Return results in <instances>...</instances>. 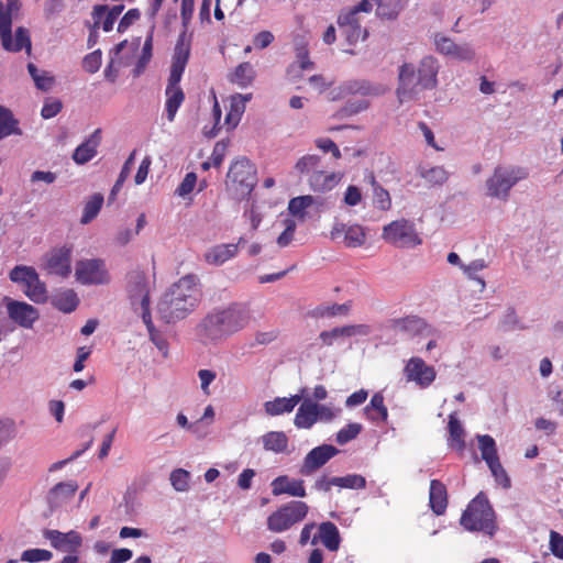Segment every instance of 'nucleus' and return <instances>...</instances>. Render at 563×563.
<instances>
[{"label":"nucleus","instance_id":"39","mask_svg":"<svg viewBox=\"0 0 563 563\" xmlns=\"http://www.w3.org/2000/svg\"><path fill=\"white\" fill-rule=\"evenodd\" d=\"M11 134H21L18 121L9 109L0 107V140Z\"/></svg>","mask_w":563,"mask_h":563},{"label":"nucleus","instance_id":"1","mask_svg":"<svg viewBox=\"0 0 563 563\" xmlns=\"http://www.w3.org/2000/svg\"><path fill=\"white\" fill-rule=\"evenodd\" d=\"M247 308L231 303L227 308L213 309L196 328L197 335L203 344L217 343L244 329L250 322Z\"/></svg>","mask_w":563,"mask_h":563},{"label":"nucleus","instance_id":"50","mask_svg":"<svg viewBox=\"0 0 563 563\" xmlns=\"http://www.w3.org/2000/svg\"><path fill=\"white\" fill-rule=\"evenodd\" d=\"M349 306L346 303H333L330 306H319L314 309L317 317H335L339 314H347Z\"/></svg>","mask_w":563,"mask_h":563},{"label":"nucleus","instance_id":"58","mask_svg":"<svg viewBox=\"0 0 563 563\" xmlns=\"http://www.w3.org/2000/svg\"><path fill=\"white\" fill-rule=\"evenodd\" d=\"M101 58L102 54L100 49L91 52L84 57L82 68L90 74L98 71L101 66Z\"/></svg>","mask_w":563,"mask_h":563},{"label":"nucleus","instance_id":"41","mask_svg":"<svg viewBox=\"0 0 563 563\" xmlns=\"http://www.w3.org/2000/svg\"><path fill=\"white\" fill-rule=\"evenodd\" d=\"M78 303L79 299L73 290L60 292L54 299L55 307L65 313L73 312L77 308Z\"/></svg>","mask_w":563,"mask_h":563},{"label":"nucleus","instance_id":"16","mask_svg":"<svg viewBox=\"0 0 563 563\" xmlns=\"http://www.w3.org/2000/svg\"><path fill=\"white\" fill-rule=\"evenodd\" d=\"M338 449L330 444H323L312 449L303 459L299 468L302 476H310L328 463L336 453Z\"/></svg>","mask_w":563,"mask_h":563},{"label":"nucleus","instance_id":"46","mask_svg":"<svg viewBox=\"0 0 563 563\" xmlns=\"http://www.w3.org/2000/svg\"><path fill=\"white\" fill-rule=\"evenodd\" d=\"M313 198L311 196H299L292 198L288 203L289 212L300 219L305 218V210L312 206Z\"/></svg>","mask_w":563,"mask_h":563},{"label":"nucleus","instance_id":"26","mask_svg":"<svg viewBox=\"0 0 563 563\" xmlns=\"http://www.w3.org/2000/svg\"><path fill=\"white\" fill-rule=\"evenodd\" d=\"M318 421V404L305 399L295 416L294 424L298 429H310Z\"/></svg>","mask_w":563,"mask_h":563},{"label":"nucleus","instance_id":"8","mask_svg":"<svg viewBox=\"0 0 563 563\" xmlns=\"http://www.w3.org/2000/svg\"><path fill=\"white\" fill-rule=\"evenodd\" d=\"M382 239L397 249H413L422 244V238L416 224L404 218L384 225Z\"/></svg>","mask_w":563,"mask_h":563},{"label":"nucleus","instance_id":"34","mask_svg":"<svg viewBox=\"0 0 563 563\" xmlns=\"http://www.w3.org/2000/svg\"><path fill=\"white\" fill-rule=\"evenodd\" d=\"M263 445L267 451L283 453L287 450L288 438L283 431H269L263 435Z\"/></svg>","mask_w":563,"mask_h":563},{"label":"nucleus","instance_id":"28","mask_svg":"<svg viewBox=\"0 0 563 563\" xmlns=\"http://www.w3.org/2000/svg\"><path fill=\"white\" fill-rule=\"evenodd\" d=\"M320 540L321 543L329 551H336L340 547L341 537L338 527L331 522L325 521L319 526V534L318 538L314 537L311 541L312 544L317 543V540Z\"/></svg>","mask_w":563,"mask_h":563},{"label":"nucleus","instance_id":"38","mask_svg":"<svg viewBox=\"0 0 563 563\" xmlns=\"http://www.w3.org/2000/svg\"><path fill=\"white\" fill-rule=\"evenodd\" d=\"M323 167L321 157L316 154H307L300 157L296 165L295 169L300 175H311L318 170H320Z\"/></svg>","mask_w":563,"mask_h":563},{"label":"nucleus","instance_id":"54","mask_svg":"<svg viewBox=\"0 0 563 563\" xmlns=\"http://www.w3.org/2000/svg\"><path fill=\"white\" fill-rule=\"evenodd\" d=\"M53 556L52 552L44 549H29L25 550L22 555L21 560L25 562H41V561H48Z\"/></svg>","mask_w":563,"mask_h":563},{"label":"nucleus","instance_id":"37","mask_svg":"<svg viewBox=\"0 0 563 563\" xmlns=\"http://www.w3.org/2000/svg\"><path fill=\"white\" fill-rule=\"evenodd\" d=\"M478 448L481 451L482 459L486 462L487 465L494 463L499 460L497 454L496 442L493 437L488 434H483L477 437Z\"/></svg>","mask_w":563,"mask_h":563},{"label":"nucleus","instance_id":"27","mask_svg":"<svg viewBox=\"0 0 563 563\" xmlns=\"http://www.w3.org/2000/svg\"><path fill=\"white\" fill-rule=\"evenodd\" d=\"M429 504L432 511L440 516L443 515L448 507V492L445 485L438 481L432 479L430 483Z\"/></svg>","mask_w":563,"mask_h":563},{"label":"nucleus","instance_id":"25","mask_svg":"<svg viewBox=\"0 0 563 563\" xmlns=\"http://www.w3.org/2000/svg\"><path fill=\"white\" fill-rule=\"evenodd\" d=\"M342 178V174L327 172L322 167L320 170L308 177L309 186L313 191L324 192L334 188Z\"/></svg>","mask_w":563,"mask_h":563},{"label":"nucleus","instance_id":"35","mask_svg":"<svg viewBox=\"0 0 563 563\" xmlns=\"http://www.w3.org/2000/svg\"><path fill=\"white\" fill-rule=\"evenodd\" d=\"M245 111V106L243 104L242 95L236 93L231 97L230 110L225 115V124L228 130H233L238 126L241 121L242 114Z\"/></svg>","mask_w":563,"mask_h":563},{"label":"nucleus","instance_id":"14","mask_svg":"<svg viewBox=\"0 0 563 563\" xmlns=\"http://www.w3.org/2000/svg\"><path fill=\"white\" fill-rule=\"evenodd\" d=\"M330 236L333 241H341L346 247L351 249L360 247L366 241V233L362 225H347L342 222H338L333 225Z\"/></svg>","mask_w":563,"mask_h":563},{"label":"nucleus","instance_id":"21","mask_svg":"<svg viewBox=\"0 0 563 563\" xmlns=\"http://www.w3.org/2000/svg\"><path fill=\"white\" fill-rule=\"evenodd\" d=\"M371 329L367 324H354L333 328L330 331H322L319 339L322 345L331 346L339 338H350L354 335H368Z\"/></svg>","mask_w":563,"mask_h":563},{"label":"nucleus","instance_id":"20","mask_svg":"<svg viewBox=\"0 0 563 563\" xmlns=\"http://www.w3.org/2000/svg\"><path fill=\"white\" fill-rule=\"evenodd\" d=\"M245 242L246 240L244 238H240L235 244L214 245L205 253V260L208 264L220 266L233 258L238 254L239 246L244 245Z\"/></svg>","mask_w":563,"mask_h":563},{"label":"nucleus","instance_id":"6","mask_svg":"<svg viewBox=\"0 0 563 563\" xmlns=\"http://www.w3.org/2000/svg\"><path fill=\"white\" fill-rule=\"evenodd\" d=\"M21 3L19 0H7L4 4L0 1V41L1 46L7 52H20L25 48L31 54V38L26 29L20 26L12 38V13L19 11Z\"/></svg>","mask_w":563,"mask_h":563},{"label":"nucleus","instance_id":"62","mask_svg":"<svg viewBox=\"0 0 563 563\" xmlns=\"http://www.w3.org/2000/svg\"><path fill=\"white\" fill-rule=\"evenodd\" d=\"M550 550L554 556L563 560V536L554 530L550 532Z\"/></svg>","mask_w":563,"mask_h":563},{"label":"nucleus","instance_id":"51","mask_svg":"<svg viewBox=\"0 0 563 563\" xmlns=\"http://www.w3.org/2000/svg\"><path fill=\"white\" fill-rule=\"evenodd\" d=\"M495 477V481L503 487V488H509L511 486V481L506 472V470L503 467L499 460L495 461L494 463L487 465Z\"/></svg>","mask_w":563,"mask_h":563},{"label":"nucleus","instance_id":"56","mask_svg":"<svg viewBox=\"0 0 563 563\" xmlns=\"http://www.w3.org/2000/svg\"><path fill=\"white\" fill-rule=\"evenodd\" d=\"M434 45L437 51L440 54L451 56L452 53L456 48V43L454 41L445 35L442 34H435L434 36Z\"/></svg>","mask_w":563,"mask_h":563},{"label":"nucleus","instance_id":"44","mask_svg":"<svg viewBox=\"0 0 563 563\" xmlns=\"http://www.w3.org/2000/svg\"><path fill=\"white\" fill-rule=\"evenodd\" d=\"M373 195H374V203L375 206L383 211H387L391 207V199L389 192L383 188L373 177Z\"/></svg>","mask_w":563,"mask_h":563},{"label":"nucleus","instance_id":"7","mask_svg":"<svg viewBox=\"0 0 563 563\" xmlns=\"http://www.w3.org/2000/svg\"><path fill=\"white\" fill-rule=\"evenodd\" d=\"M309 506L301 500H291L273 511L267 517V529L274 533H282L305 520Z\"/></svg>","mask_w":563,"mask_h":563},{"label":"nucleus","instance_id":"13","mask_svg":"<svg viewBox=\"0 0 563 563\" xmlns=\"http://www.w3.org/2000/svg\"><path fill=\"white\" fill-rule=\"evenodd\" d=\"M3 300L7 306L8 316L13 322L24 329L33 328L40 318L38 310L35 307L10 297H4Z\"/></svg>","mask_w":563,"mask_h":563},{"label":"nucleus","instance_id":"57","mask_svg":"<svg viewBox=\"0 0 563 563\" xmlns=\"http://www.w3.org/2000/svg\"><path fill=\"white\" fill-rule=\"evenodd\" d=\"M197 185V175L194 172L187 173L176 189V195L185 198L191 194Z\"/></svg>","mask_w":563,"mask_h":563},{"label":"nucleus","instance_id":"33","mask_svg":"<svg viewBox=\"0 0 563 563\" xmlns=\"http://www.w3.org/2000/svg\"><path fill=\"white\" fill-rule=\"evenodd\" d=\"M448 428L450 434L449 446L456 450L457 452H463L465 449L464 429L454 415L449 416Z\"/></svg>","mask_w":563,"mask_h":563},{"label":"nucleus","instance_id":"24","mask_svg":"<svg viewBox=\"0 0 563 563\" xmlns=\"http://www.w3.org/2000/svg\"><path fill=\"white\" fill-rule=\"evenodd\" d=\"M70 256V250L67 247L53 252L46 263L48 272L60 277H67L71 272Z\"/></svg>","mask_w":563,"mask_h":563},{"label":"nucleus","instance_id":"60","mask_svg":"<svg viewBox=\"0 0 563 563\" xmlns=\"http://www.w3.org/2000/svg\"><path fill=\"white\" fill-rule=\"evenodd\" d=\"M63 108L62 101L58 99H47L41 110V115L44 119H52L56 117Z\"/></svg>","mask_w":563,"mask_h":563},{"label":"nucleus","instance_id":"4","mask_svg":"<svg viewBox=\"0 0 563 563\" xmlns=\"http://www.w3.org/2000/svg\"><path fill=\"white\" fill-rule=\"evenodd\" d=\"M439 64L433 56L420 60L417 81L415 67L405 63L399 68L397 96L400 102L416 98L419 89H433L438 84Z\"/></svg>","mask_w":563,"mask_h":563},{"label":"nucleus","instance_id":"61","mask_svg":"<svg viewBox=\"0 0 563 563\" xmlns=\"http://www.w3.org/2000/svg\"><path fill=\"white\" fill-rule=\"evenodd\" d=\"M451 57L462 62H471L475 57V51L470 44H456V48Z\"/></svg>","mask_w":563,"mask_h":563},{"label":"nucleus","instance_id":"48","mask_svg":"<svg viewBox=\"0 0 563 563\" xmlns=\"http://www.w3.org/2000/svg\"><path fill=\"white\" fill-rule=\"evenodd\" d=\"M189 477H190L189 472H187L184 468H177L170 473L169 479H170L172 486L177 492H186L189 488Z\"/></svg>","mask_w":563,"mask_h":563},{"label":"nucleus","instance_id":"17","mask_svg":"<svg viewBox=\"0 0 563 563\" xmlns=\"http://www.w3.org/2000/svg\"><path fill=\"white\" fill-rule=\"evenodd\" d=\"M341 35L349 45H355L360 41H365L368 31L361 26L358 18H353V13L342 11L336 20Z\"/></svg>","mask_w":563,"mask_h":563},{"label":"nucleus","instance_id":"47","mask_svg":"<svg viewBox=\"0 0 563 563\" xmlns=\"http://www.w3.org/2000/svg\"><path fill=\"white\" fill-rule=\"evenodd\" d=\"M335 486L340 488L362 489L366 486V479L362 475L349 474L342 477H335Z\"/></svg>","mask_w":563,"mask_h":563},{"label":"nucleus","instance_id":"40","mask_svg":"<svg viewBox=\"0 0 563 563\" xmlns=\"http://www.w3.org/2000/svg\"><path fill=\"white\" fill-rule=\"evenodd\" d=\"M103 196L101 194L92 195L87 202L85 203L82 216L80 218V223L88 224L90 223L100 212L101 207L103 205Z\"/></svg>","mask_w":563,"mask_h":563},{"label":"nucleus","instance_id":"63","mask_svg":"<svg viewBox=\"0 0 563 563\" xmlns=\"http://www.w3.org/2000/svg\"><path fill=\"white\" fill-rule=\"evenodd\" d=\"M295 230H296V222L294 220H287L285 230L277 238V244L280 247L287 246L294 239Z\"/></svg>","mask_w":563,"mask_h":563},{"label":"nucleus","instance_id":"42","mask_svg":"<svg viewBox=\"0 0 563 563\" xmlns=\"http://www.w3.org/2000/svg\"><path fill=\"white\" fill-rule=\"evenodd\" d=\"M135 154H136V151L135 150L132 151V153L129 155V157L124 162V164L122 166V169H121V172L119 174V177H118L115 184L113 185V187L111 189V192H110V196H109V200L110 201L115 199L117 194L121 190L122 185L124 184V181L129 177V175L131 173V168H132V166L134 164Z\"/></svg>","mask_w":563,"mask_h":563},{"label":"nucleus","instance_id":"9","mask_svg":"<svg viewBox=\"0 0 563 563\" xmlns=\"http://www.w3.org/2000/svg\"><path fill=\"white\" fill-rule=\"evenodd\" d=\"M527 176L528 173L521 167L497 166L494 174L486 181L487 195L507 200L510 189Z\"/></svg>","mask_w":563,"mask_h":563},{"label":"nucleus","instance_id":"59","mask_svg":"<svg viewBox=\"0 0 563 563\" xmlns=\"http://www.w3.org/2000/svg\"><path fill=\"white\" fill-rule=\"evenodd\" d=\"M316 146L324 153L330 152L335 159L341 158V151L329 137H321L314 141Z\"/></svg>","mask_w":563,"mask_h":563},{"label":"nucleus","instance_id":"53","mask_svg":"<svg viewBox=\"0 0 563 563\" xmlns=\"http://www.w3.org/2000/svg\"><path fill=\"white\" fill-rule=\"evenodd\" d=\"M377 8H376V15L383 20H396L399 10L396 8V5H393L390 3H385L382 0H373Z\"/></svg>","mask_w":563,"mask_h":563},{"label":"nucleus","instance_id":"29","mask_svg":"<svg viewBox=\"0 0 563 563\" xmlns=\"http://www.w3.org/2000/svg\"><path fill=\"white\" fill-rule=\"evenodd\" d=\"M301 401L300 395H292L290 397H276L273 400L264 404V410L268 416H279L283 413L291 412L295 407Z\"/></svg>","mask_w":563,"mask_h":563},{"label":"nucleus","instance_id":"11","mask_svg":"<svg viewBox=\"0 0 563 563\" xmlns=\"http://www.w3.org/2000/svg\"><path fill=\"white\" fill-rule=\"evenodd\" d=\"M9 277L13 283L24 287L25 296L35 303H43L47 300L45 284L41 282L35 268L18 265L11 269Z\"/></svg>","mask_w":563,"mask_h":563},{"label":"nucleus","instance_id":"5","mask_svg":"<svg viewBox=\"0 0 563 563\" xmlns=\"http://www.w3.org/2000/svg\"><path fill=\"white\" fill-rule=\"evenodd\" d=\"M460 525L467 531L494 537L498 530L496 512L485 493L479 492L463 511Z\"/></svg>","mask_w":563,"mask_h":563},{"label":"nucleus","instance_id":"31","mask_svg":"<svg viewBox=\"0 0 563 563\" xmlns=\"http://www.w3.org/2000/svg\"><path fill=\"white\" fill-rule=\"evenodd\" d=\"M255 70L251 63L244 62L238 65L229 75V80L241 88H246L255 79Z\"/></svg>","mask_w":563,"mask_h":563},{"label":"nucleus","instance_id":"43","mask_svg":"<svg viewBox=\"0 0 563 563\" xmlns=\"http://www.w3.org/2000/svg\"><path fill=\"white\" fill-rule=\"evenodd\" d=\"M421 177L430 186H441L448 180L449 174L444 169V167L434 166V167H431L429 169L421 172Z\"/></svg>","mask_w":563,"mask_h":563},{"label":"nucleus","instance_id":"22","mask_svg":"<svg viewBox=\"0 0 563 563\" xmlns=\"http://www.w3.org/2000/svg\"><path fill=\"white\" fill-rule=\"evenodd\" d=\"M272 493L274 496L289 495L292 497H306V488L302 479H290L287 475L276 477L272 484Z\"/></svg>","mask_w":563,"mask_h":563},{"label":"nucleus","instance_id":"10","mask_svg":"<svg viewBox=\"0 0 563 563\" xmlns=\"http://www.w3.org/2000/svg\"><path fill=\"white\" fill-rule=\"evenodd\" d=\"M256 184V169L246 157L234 161L227 175V185L236 196H247Z\"/></svg>","mask_w":563,"mask_h":563},{"label":"nucleus","instance_id":"64","mask_svg":"<svg viewBox=\"0 0 563 563\" xmlns=\"http://www.w3.org/2000/svg\"><path fill=\"white\" fill-rule=\"evenodd\" d=\"M140 16L141 13L137 9H130L120 20L118 25V32H125L132 23L140 19Z\"/></svg>","mask_w":563,"mask_h":563},{"label":"nucleus","instance_id":"30","mask_svg":"<svg viewBox=\"0 0 563 563\" xmlns=\"http://www.w3.org/2000/svg\"><path fill=\"white\" fill-rule=\"evenodd\" d=\"M364 415L372 422H386L388 419V410L384 404V396L380 393H375L369 404L364 408Z\"/></svg>","mask_w":563,"mask_h":563},{"label":"nucleus","instance_id":"18","mask_svg":"<svg viewBox=\"0 0 563 563\" xmlns=\"http://www.w3.org/2000/svg\"><path fill=\"white\" fill-rule=\"evenodd\" d=\"M43 536L58 551L76 552L82 543L81 536L74 530L64 533L58 530L46 529Z\"/></svg>","mask_w":563,"mask_h":563},{"label":"nucleus","instance_id":"2","mask_svg":"<svg viewBox=\"0 0 563 563\" xmlns=\"http://www.w3.org/2000/svg\"><path fill=\"white\" fill-rule=\"evenodd\" d=\"M199 295L197 277L195 275L181 277L158 301L157 312L161 319L166 323L185 319L198 306Z\"/></svg>","mask_w":563,"mask_h":563},{"label":"nucleus","instance_id":"19","mask_svg":"<svg viewBox=\"0 0 563 563\" xmlns=\"http://www.w3.org/2000/svg\"><path fill=\"white\" fill-rule=\"evenodd\" d=\"M391 328L410 336L433 335L435 333L434 329H432L422 318L417 316H407L405 318L394 319L391 321Z\"/></svg>","mask_w":563,"mask_h":563},{"label":"nucleus","instance_id":"49","mask_svg":"<svg viewBox=\"0 0 563 563\" xmlns=\"http://www.w3.org/2000/svg\"><path fill=\"white\" fill-rule=\"evenodd\" d=\"M361 431H362V426L360 423H356V422L349 423L344 428L339 430V432L336 433V442L340 445H343V444L352 441L353 439H355L360 434Z\"/></svg>","mask_w":563,"mask_h":563},{"label":"nucleus","instance_id":"23","mask_svg":"<svg viewBox=\"0 0 563 563\" xmlns=\"http://www.w3.org/2000/svg\"><path fill=\"white\" fill-rule=\"evenodd\" d=\"M101 129H96L90 136L76 147L73 159L79 164H86L97 155V148L101 143Z\"/></svg>","mask_w":563,"mask_h":563},{"label":"nucleus","instance_id":"15","mask_svg":"<svg viewBox=\"0 0 563 563\" xmlns=\"http://www.w3.org/2000/svg\"><path fill=\"white\" fill-rule=\"evenodd\" d=\"M404 375L408 382H415L418 386L426 388L435 379V371L421 357H411L404 368Z\"/></svg>","mask_w":563,"mask_h":563},{"label":"nucleus","instance_id":"36","mask_svg":"<svg viewBox=\"0 0 563 563\" xmlns=\"http://www.w3.org/2000/svg\"><path fill=\"white\" fill-rule=\"evenodd\" d=\"M78 489L76 482L58 483L49 490V500L54 504L71 498Z\"/></svg>","mask_w":563,"mask_h":563},{"label":"nucleus","instance_id":"32","mask_svg":"<svg viewBox=\"0 0 563 563\" xmlns=\"http://www.w3.org/2000/svg\"><path fill=\"white\" fill-rule=\"evenodd\" d=\"M377 93L378 89L373 87L369 82L365 80H353L347 81L340 87V92L338 93V97H345L347 95L371 96ZM335 98L336 96L332 97L333 100Z\"/></svg>","mask_w":563,"mask_h":563},{"label":"nucleus","instance_id":"52","mask_svg":"<svg viewBox=\"0 0 563 563\" xmlns=\"http://www.w3.org/2000/svg\"><path fill=\"white\" fill-rule=\"evenodd\" d=\"M104 12H106V5H96L93 8L92 16H93L95 23H93V26L90 30V33L88 36V46L89 47H92L97 43V40H98V31L97 30L99 27V24L101 23Z\"/></svg>","mask_w":563,"mask_h":563},{"label":"nucleus","instance_id":"3","mask_svg":"<svg viewBox=\"0 0 563 563\" xmlns=\"http://www.w3.org/2000/svg\"><path fill=\"white\" fill-rule=\"evenodd\" d=\"M190 36L186 32L179 34L174 48L170 74L165 89V110L169 122L175 120L176 113L185 100V93L179 82L190 56Z\"/></svg>","mask_w":563,"mask_h":563},{"label":"nucleus","instance_id":"55","mask_svg":"<svg viewBox=\"0 0 563 563\" xmlns=\"http://www.w3.org/2000/svg\"><path fill=\"white\" fill-rule=\"evenodd\" d=\"M124 9V5H114L110 10L106 7V12L102 16V30L104 32H110L113 29L114 22L119 18V15L122 13Z\"/></svg>","mask_w":563,"mask_h":563},{"label":"nucleus","instance_id":"45","mask_svg":"<svg viewBox=\"0 0 563 563\" xmlns=\"http://www.w3.org/2000/svg\"><path fill=\"white\" fill-rule=\"evenodd\" d=\"M296 57H297V65H290L288 67V75L291 76V74L296 70V68H299L301 70L312 69L314 66V63L309 57V51L306 45L298 46L296 48Z\"/></svg>","mask_w":563,"mask_h":563},{"label":"nucleus","instance_id":"12","mask_svg":"<svg viewBox=\"0 0 563 563\" xmlns=\"http://www.w3.org/2000/svg\"><path fill=\"white\" fill-rule=\"evenodd\" d=\"M75 276L82 285H102L110 279L106 263L101 258L78 261L75 267Z\"/></svg>","mask_w":563,"mask_h":563}]
</instances>
